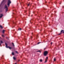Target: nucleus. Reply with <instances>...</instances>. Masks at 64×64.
<instances>
[{"mask_svg":"<svg viewBox=\"0 0 64 64\" xmlns=\"http://www.w3.org/2000/svg\"><path fill=\"white\" fill-rule=\"evenodd\" d=\"M0 27L1 28V29H2V28H3V27L1 25H0Z\"/></svg>","mask_w":64,"mask_h":64,"instance_id":"0eeeda50","label":"nucleus"},{"mask_svg":"<svg viewBox=\"0 0 64 64\" xmlns=\"http://www.w3.org/2000/svg\"><path fill=\"white\" fill-rule=\"evenodd\" d=\"M6 0H3V1L1 3V4L0 5V7H2V6H3V3H5L6 2ZM3 16V14H0V19H1V18H2Z\"/></svg>","mask_w":64,"mask_h":64,"instance_id":"f257e3e1","label":"nucleus"},{"mask_svg":"<svg viewBox=\"0 0 64 64\" xmlns=\"http://www.w3.org/2000/svg\"><path fill=\"white\" fill-rule=\"evenodd\" d=\"M13 59L14 60H16V58H15L14 56L13 57Z\"/></svg>","mask_w":64,"mask_h":64,"instance_id":"1a4fd4ad","label":"nucleus"},{"mask_svg":"<svg viewBox=\"0 0 64 64\" xmlns=\"http://www.w3.org/2000/svg\"><path fill=\"white\" fill-rule=\"evenodd\" d=\"M54 61H56V59L55 58L54 59Z\"/></svg>","mask_w":64,"mask_h":64,"instance_id":"dca6fc26","label":"nucleus"},{"mask_svg":"<svg viewBox=\"0 0 64 64\" xmlns=\"http://www.w3.org/2000/svg\"><path fill=\"white\" fill-rule=\"evenodd\" d=\"M1 43H0V46H1Z\"/></svg>","mask_w":64,"mask_h":64,"instance_id":"bb28decb","label":"nucleus"},{"mask_svg":"<svg viewBox=\"0 0 64 64\" xmlns=\"http://www.w3.org/2000/svg\"><path fill=\"white\" fill-rule=\"evenodd\" d=\"M5 45H6V48H9L10 49H12V48L10 47V46H7L8 45L6 43H5Z\"/></svg>","mask_w":64,"mask_h":64,"instance_id":"7ed1b4c3","label":"nucleus"},{"mask_svg":"<svg viewBox=\"0 0 64 64\" xmlns=\"http://www.w3.org/2000/svg\"><path fill=\"white\" fill-rule=\"evenodd\" d=\"M40 62H42V60H40Z\"/></svg>","mask_w":64,"mask_h":64,"instance_id":"f8f14e48","label":"nucleus"},{"mask_svg":"<svg viewBox=\"0 0 64 64\" xmlns=\"http://www.w3.org/2000/svg\"><path fill=\"white\" fill-rule=\"evenodd\" d=\"M52 42H51V45H52Z\"/></svg>","mask_w":64,"mask_h":64,"instance_id":"4be33fe9","label":"nucleus"},{"mask_svg":"<svg viewBox=\"0 0 64 64\" xmlns=\"http://www.w3.org/2000/svg\"><path fill=\"white\" fill-rule=\"evenodd\" d=\"M12 55H14V53L13 52H12Z\"/></svg>","mask_w":64,"mask_h":64,"instance_id":"9d476101","label":"nucleus"},{"mask_svg":"<svg viewBox=\"0 0 64 64\" xmlns=\"http://www.w3.org/2000/svg\"><path fill=\"white\" fill-rule=\"evenodd\" d=\"M28 6H29V4H28Z\"/></svg>","mask_w":64,"mask_h":64,"instance_id":"393cba45","label":"nucleus"},{"mask_svg":"<svg viewBox=\"0 0 64 64\" xmlns=\"http://www.w3.org/2000/svg\"><path fill=\"white\" fill-rule=\"evenodd\" d=\"M47 59H48V57H46V60H47Z\"/></svg>","mask_w":64,"mask_h":64,"instance_id":"aec40b11","label":"nucleus"},{"mask_svg":"<svg viewBox=\"0 0 64 64\" xmlns=\"http://www.w3.org/2000/svg\"><path fill=\"white\" fill-rule=\"evenodd\" d=\"M5 30H3L2 31L3 33H4L5 32Z\"/></svg>","mask_w":64,"mask_h":64,"instance_id":"6e6552de","label":"nucleus"},{"mask_svg":"<svg viewBox=\"0 0 64 64\" xmlns=\"http://www.w3.org/2000/svg\"><path fill=\"white\" fill-rule=\"evenodd\" d=\"M40 43H41V42H38V43L37 44H40Z\"/></svg>","mask_w":64,"mask_h":64,"instance_id":"f3484780","label":"nucleus"},{"mask_svg":"<svg viewBox=\"0 0 64 64\" xmlns=\"http://www.w3.org/2000/svg\"><path fill=\"white\" fill-rule=\"evenodd\" d=\"M0 42H1V43H3V42H2V41L1 40L0 41Z\"/></svg>","mask_w":64,"mask_h":64,"instance_id":"a211bd4d","label":"nucleus"},{"mask_svg":"<svg viewBox=\"0 0 64 64\" xmlns=\"http://www.w3.org/2000/svg\"><path fill=\"white\" fill-rule=\"evenodd\" d=\"M13 22V23H14V22Z\"/></svg>","mask_w":64,"mask_h":64,"instance_id":"7c9ffc66","label":"nucleus"},{"mask_svg":"<svg viewBox=\"0 0 64 64\" xmlns=\"http://www.w3.org/2000/svg\"><path fill=\"white\" fill-rule=\"evenodd\" d=\"M61 34V33H60V34H59L58 35H60Z\"/></svg>","mask_w":64,"mask_h":64,"instance_id":"b1692460","label":"nucleus"},{"mask_svg":"<svg viewBox=\"0 0 64 64\" xmlns=\"http://www.w3.org/2000/svg\"><path fill=\"white\" fill-rule=\"evenodd\" d=\"M2 37H4V36L3 34H2Z\"/></svg>","mask_w":64,"mask_h":64,"instance_id":"4468645a","label":"nucleus"},{"mask_svg":"<svg viewBox=\"0 0 64 64\" xmlns=\"http://www.w3.org/2000/svg\"><path fill=\"white\" fill-rule=\"evenodd\" d=\"M21 30V28H20L18 29V30Z\"/></svg>","mask_w":64,"mask_h":64,"instance_id":"2eb2a0df","label":"nucleus"},{"mask_svg":"<svg viewBox=\"0 0 64 64\" xmlns=\"http://www.w3.org/2000/svg\"><path fill=\"white\" fill-rule=\"evenodd\" d=\"M60 33H64V31L63 30H62L60 32Z\"/></svg>","mask_w":64,"mask_h":64,"instance_id":"423d86ee","label":"nucleus"},{"mask_svg":"<svg viewBox=\"0 0 64 64\" xmlns=\"http://www.w3.org/2000/svg\"><path fill=\"white\" fill-rule=\"evenodd\" d=\"M16 53H18V52H17V51H16Z\"/></svg>","mask_w":64,"mask_h":64,"instance_id":"412c9836","label":"nucleus"},{"mask_svg":"<svg viewBox=\"0 0 64 64\" xmlns=\"http://www.w3.org/2000/svg\"><path fill=\"white\" fill-rule=\"evenodd\" d=\"M12 45L13 46H14V43H12Z\"/></svg>","mask_w":64,"mask_h":64,"instance_id":"9b49d317","label":"nucleus"},{"mask_svg":"<svg viewBox=\"0 0 64 64\" xmlns=\"http://www.w3.org/2000/svg\"><path fill=\"white\" fill-rule=\"evenodd\" d=\"M18 62H19L20 61V60H18Z\"/></svg>","mask_w":64,"mask_h":64,"instance_id":"c85d7f7f","label":"nucleus"},{"mask_svg":"<svg viewBox=\"0 0 64 64\" xmlns=\"http://www.w3.org/2000/svg\"><path fill=\"white\" fill-rule=\"evenodd\" d=\"M37 37H38V35L36 36Z\"/></svg>","mask_w":64,"mask_h":64,"instance_id":"5701e85b","label":"nucleus"},{"mask_svg":"<svg viewBox=\"0 0 64 64\" xmlns=\"http://www.w3.org/2000/svg\"><path fill=\"white\" fill-rule=\"evenodd\" d=\"M47 60H45V62L46 63V62H47Z\"/></svg>","mask_w":64,"mask_h":64,"instance_id":"6ab92c4d","label":"nucleus"},{"mask_svg":"<svg viewBox=\"0 0 64 64\" xmlns=\"http://www.w3.org/2000/svg\"><path fill=\"white\" fill-rule=\"evenodd\" d=\"M37 52H40V53H41V52L40 50H38V51H37Z\"/></svg>","mask_w":64,"mask_h":64,"instance_id":"ddd939ff","label":"nucleus"},{"mask_svg":"<svg viewBox=\"0 0 64 64\" xmlns=\"http://www.w3.org/2000/svg\"><path fill=\"white\" fill-rule=\"evenodd\" d=\"M11 3V1H10V0H8L7 4L8 7H9V6H10V4Z\"/></svg>","mask_w":64,"mask_h":64,"instance_id":"f03ea898","label":"nucleus"},{"mask_svg":"<svg viewBox=\"0 0 64 64\" xmlns=\"http://www.w3.org/2000/svg\"><path fill=\"white\" fill-rule=\"evenodd\" d=\"M31 38H32V36H31Z\"/></svg>","mask_w":64,"mask_h":64,"instance_id":"cd10ccee","label":"nucleus"},{"mask_svg":"<svg viewBox=\"0 0 64 64\" xmlns=\"http://www.w3.org/2000/svg\"><path fill=\"white\" fill-rule=\"evenodd\" d=\"M5 8H6V12H7L8 11V7H7V6L6 4L5 5Z\"/></svg>","mask_w":64,"mask_h":64,"instance_id":"39448f33","label":"nucleus"},{"mask_svg":"<svg viewBox=\"0 0 64 64\" xmlns=\"http://www.w3.org/2000/svg\"><path fill=\"white\" fill-rule=\"evenodd\" d=\"M48 54V52L47 51H45L44 53V56H46Z\"/></svg>","mask_w":64,"mask_h":64,"instance_id":"20e7f679","label":"nucleus"},{"mask_svg":"<svg viewBox=\"0 0 64 64\" xmlns=\"http://www.w3.org/2000/svg\"><path fill=\"white\" fill-rule=\"evenodd\" d=\"M6 38H7V39H8V37H6Z\"/></svg>","mask_w":64,"mask_h":64,"instance_id":"a878e982","label":"nucleus"},{"mask_svg":"<svg viewBox=\"0 0 64 64\" xmlns=\"http://www.w3.org/2000/svg\"><path fill=\"white\" fill-rule=\"evenodd\" d=\"M15 64H16V63H15Z\"/></svg>","mask_w":64,"mask_h":64,"instance_id":"c756f323","label":"nucleus"}]
</instances>
